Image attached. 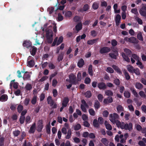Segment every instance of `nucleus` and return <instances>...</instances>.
<instances>
[{
	"mask_svg": "<svg viewBox=\"0 0 146 146\" xmlns=\"http://www.w3.org/2000/svg\"><path fill=\"white\" fill-rule=\"evenodd\" d=\"M117 124L118 127L122 129L125 130H128L129 131H131L133 130L132 123L130 122L128 123H125L124 122H119Z\"/></svg>",
	"mask_w": 146,
	"mask_h": 146,
	"instance_id": "obj_1",
	"label": "nucleus"
},
{
	"mask_svg": "<svg viewBox=\"0 0 146 146\" xmlns=\"http://www.w3.org/2000/svg\"><path fill=\"white\" fill-rule=\"evenodd\" d=\"M119 119L118 115L116 113H114L113 114H110V120L113 124L116 123L117 127L119 122H120L118 119Z\"/></svg>",
	"mask_w": 146,
	"mask_h": 146,
	"instance_id": "obj_2",
	"label": "nucleus"
},
{
	"mask_svg": "<svg viewBox=\"0 0 146 146\" xmlns=\"http://www.w3.org/2000/svg\"><path fill=\"white\" fill-rule=\"evenodd\" d=\"M53 32L52 30L48 29L46 31V38L47 42L48 44H50L52 42L53 40Z\"/></svg>",
	"mask_w": 146,
	"mask_h": 146,
	"instance_id": "obj_3",
	"label": "nucleus"
},
{
	"mask_svg": "<svg viewBox=\"0 0 146 146\" xmlns=\"http://www.w3.org/2000/svg\"><path fill=\"white\" fill-rule=\"evenodd\" d=\"M33 58L29 56L28 58L27 61V65L29 67H33L35 65V62L33 60Z\"/></svg>",
	"mask_w": 146,
	"mask_h": 146,
	"instance_id": "obj_4",
	"label": "nucleus"
},
{
	"mask_svg": "<svg viewBox=\"0 0 146 146\" xmlns=\"http://www.w3.org/2000/svg\"><path fill=\"white\" fill-rule=\"evenodd\" d=\"M142 6L139 12L141 16L145 17L146 16V4L142 3Z\"/></svg>",
	"mask_w": 146,
	"mask_h": 146,
	"instance_id": "obj_5",
	"label": "nucleus"
},
{
	"mask_svg": "<svg viewBox=\"0 0 146 146\" xmlns=\"http://www.w3.org/2000/svg\"><path fill=\"white\" fill-rule=\"evenodd\" d=\"M69 82L70 83H71L73 84L74 85H76L78 84V81H77L76 80V76L75 75L73 74L70 75L69 76Z\"/></svg>",
	"mask_w": 146,
	"mask_h": 146,
	"instance_id": "obj_6",
	"label": "nucleus"
},
{
	"mask_svg": "<svg viewBox=\"0 0 146 146\" xmlns=\"http://www.w3.org/2000/svg\"><path fill=\"white\" fill-rule=\"evenodd\" d=\"M111 51L110 48L105 46L101 48L100 50V52L101 54L107 53Z\"/></svg>",
	"mask_w": 146,
	"mask_h": 146,
	"instance_id": "obj_7",
	"label": "nucleus"
},
{
	"mask_svg": "<svg viewBox=\"0 0 146 146\" xmlns=\"http://www.w3.org/2000/svg\"><path fill=\"white\" fill-rule=\"evenodd\" d=\"M43 122L42 120H39L38 122L37 130L38 132H41L43 127Z\"/></svg>",
	"mask_w": 146,
	"mask_h": 146,
	"instance_id": "obj_8",
	"label": "nucleus"
},
{
	"mask_svg": "<svg viewBox=\"0 0 146 146\" xmlns=\"http://www.w3.org/2000/svg\"><path fill=\"white\" fill-rule=\"evenodd\" d=\"M97 86L98 88L100 90H105L107 88L105 83L102 82L99 83Z\"/></svg>",
	"mask_w": 146,
	"mask_h": 146,
	"instance_id": "obj_9",
	"label": "nucleus"
},
{
	"mask_svg": "<svg viewBox=\"0 0 146 146\" xmlns=\"http://www.w3.org/2000/svg\"><path fill=\"white\" fill-rule=\"evenodd\" d=\"M31 75L29 74V73L27 71L25 72L23 78L25 80H30Z\"/></svg>",
	"mask_w": 146,
	"mask_h": 146,
	"instance_id": "obj_10",
	"label": "nucleus"
},
{
	"mask_svg": "<svg viewBox=\"0 0 146 146\" xmlns=\"http://www.w3.org/2000/svg\"><path fill=\"white\" fill-rule=\"evenodd\" d=\"M118 55V51H115V52L110 53L109 54L110 57L115 59H116L117 58V57Z\"/></svg>",
	"mask_w": 146,
	"mask_h": 146,
	"instance_id": "obj_11",
	"label": "nucleus"
},
{
	"mask_svg": "<svg viewBox=\"0 0 146 146\" xmlns=\"http://www.w3.org/2000/svg\"><path fill=\"white\" fill-rule=\"evenodd\" d=\"M36 123H35L33 124L30 127L29 130V132L30 133H34L35 131Z\"/></svg>",
	"mask_w": 146,
	"mask_h": 146,
	"instance_id": "obj_12",
	"label": "nucleus"
},
{
	"mask_svg": "<svg viewBox=\"0 0 146 146\" xmlns=\"http://www.w3.org/2000/svg\"><path fill=\"white\" fill-rule=\"evenodd\" d=\"M112 67L116 72L120 75H122V73L120 69L117 66L113 65Z\"/></svg>",
	"mask_w": 146,
	"mask_h": 146,
	"instance_id": "obj_13",
	"label": "nucleus"
},
{
	"mask_svg": "<svg viewBox=\"0 0 146 146\" xmlns=\"http://www.w3.org/2000/svg\"><path fill=\"white\" fill-rule=\"evenodd\" d=\"M69 102V99L68 97H66L64 98L62 101V105L63 106L66 107Z\"/></svg>",
	"mask_w": 146,
	"mask_h": 146,
	"instance_id": "obj_14",
	"label": "nucleus"
},
{
	"mask_svg": "<svg viewBox=\"0 0 146 146\" xmlns=\"http://www.w3.org/2000/svg\"><path fill=\"white\" fill-rule=\"evenodd\" d=\"M121 19V16L119 14L117 15L115 19V24L117 26L119 25Z\"/></svg>",
	"mask_w": 146,
	"mask_h": 146,
	"instance_id": "obj_15",
	"label": "nucleus"
},
{
	"mask_svg": "<svg viewBox=\"0 0 146 146\" xmlns=\"http://www.w3.org/2000/svg\"><path fill=\"white\" fill-rule=\"evenodd\" d=\"M23 45V46L28 48L31 46V43L29 41L25 40L24 41Z\"/></svg>",
	"mask_w": 146,
	"mask_h": 146,
	"instance_id": "obj_16",
	"label": "nucleus"
},
{
	"mask_svg": "<svg viewBox=\"0 0 146 146\" xmlns=\"http://www.w3.org/2000/svg\"><path fill=\"white\" fill-rule=\"evenodd\" d=\"M129 42L130 43L137 44L139 42V40L135 37H131L129 38Z\"/></svg>",
	"mask_w": 146,
	"mask_h": 146,
	"instance_id": "obj_17",
	"label": "nucleus"
},
{
	"mask_svg": "<svg viewBox=\"0 0 146 146\" xmlns=\"http://www.w3.org/2000/svg\"><path fill=\"white\" fill-rule=\"evenodd\" d=\"M121 55L122 57L123 58L125 61L128 62H130V60L129 58L128 57V56L126 55L125 53L122 52L121 53Z\"/></svg>",
	"mask_w": 146,
	"mask_h": 146,
	"instance_id": "obj_18",
	"label": "nucleus"
},
{
	"mask_svg": "<svg viewBox=\"0 0 146 146\" xmlns=\"http://www.w3.org/2000/svg\"><path fill=\"white\" fill-rule=\"evenodd\" d=\"M98 39L99 38H97L96 39L88 40L87 41V44L89 45H92L94 44L97 43Z\"/></svg>",
	"mask_w": 146,
	"mask_h": 146,
	"instance_id": "obj_19",
	"label": "nucleus"
},
{
	"mask_svg": "<svg viewBox=\"0 0 146 146\" xmlns=\"http://www.w3.org/2000/svg\"><path fill=\"white\" fill-rule=\"evenodd\" d=\"M48 103L49 104L50 106H52L54 103V100L52 99V97L50 96H49L47 98Z\"/></svg>",
	"mask_w": 146,
	"mask_h": 146,
	"instance_id": "obj_20",
	"label": "nucleus"
},
{
	"mask_svg": "<svg viewBox=\"0 0 146 146\" xmlns=\"http://www.w3.org/2000/svg\"><path fill=\"white\" fill-rule=\"evenodd\" d=\"M84 64V60L81 58L78 61L77 65L80 68L82 67Z\"/></svg>",
	"mask_w": 146,
	"mask_h": 146,
	"instance_id": "obj_21",
	"label": "nucleus"
},
{
	"mask_svg": "<svg viewBox=\"0 0 146 146\" xmlns=\"http://www.w3.org/2000/svg\"><path fill=\"white\" fill-rule=\"evenodd\" d=\"M8 99V96L7 95L4 94L2 95L0 97V101L5 102Z\"/></svg>",
	"mask_w": 146,
	"mask_h": 146,
	"instance_id": "obj_22",
	"label": "nucleus"
},
{
	"mask_svg": "<svg viewBox=\"0 0 146 146\" xmlns=\"http://www.w3.org/2000/svg\"><path fill=\"white\" fill-rule=\"evenodd\" d=\"M92 67V64H90L88 66V69L89 74L91 76H93Z\"/></svg>",
	"mask_w": 146,
	"mask_h": 146,
	"instance_id": "obj_23",
	"label": "nucleus"
},
{
	"mask_svg": "<svg viewBox=\"0 0 146 146\" xmlns=\"http://www.w3.org/2000/svg\"><path fill=\"white\" fill-rule=\"evenodd\" d=\"M76 31H79L81 30L82 28V24L81 22L78 23L75 26Z\"/></svg>",
	"mask_w": 146,
	"mask_h": 146,
	"instance_id": "obj_24",
	"label": "nucleus"
},
{
	"mask_svg": "<svg viewBox=\"0 0 146 146\" xmlns=\"http://www.w3.org/2000/svg\"><path fill=\"white\" fill-rule=\"evenodd\" d=\"M104 123L106 128L107 129L109 130H111L112 129V128L111 125L108 123V122L107 121H105Z\"/></svg>",
	"mask_w": 146,
	"mask_h": 146,
	"instance_id": "obj_25",
	"label": "nucleus"
},
{
	"mask_svg": "<svg viewBox=\"0 0 146 146\" xmlns=\"http://www.w3.org/2000/svg\"><path fill=\"white\" fill-rule=\"evenodd\" d=\"M127 70L130 73H133V72L135 68L130 65H128L127 67Z\"/></svg>",
	"mask_w": 146,
	"mask_h": 146,
	"instance_id": "obj_26",
	"label": "nucleus"
},
{
	"mask_svg": "<svg viewBox=\"0 0 146 146\" xmlns=\"http://www.w3.org/2000/svg\"><path fill=\"white\" fill-rule=\"evenodd\" d=\"M64 53L63 52H62L58 56L57 58V60L58 62H60L62 61L64 58Z\"/></svg>",
	"mask_w": 146,
	"mask_h": 146,
	"instance_id": "obj_27",
	"label": "nucleus"
},
{
	"mask_svg": "<svg viewBox=\"0 0 146 146\" xmlns=\"http://www.w3.org/2000/svg\"><path fill=\"white\" fill-rule=\"evenodd\" d=\"M117 110L118 113L124 111L123 108L121 105H119L117 106Z\"/></svg>",
	"mask_w": 146,
	"mask_h": 146,
	"instance_id": "obj_28",
	"label": "nucleus"
},
{
	"mask_svg": "<svg viewBox=\"0 0 146 146\" xmlns=\"http://www.w3.org/2000/svg\"><path fill=\"white\" fill-rule=\"evenodd\" d=\"M131 12L132 13L136 15L135 16H137L139 15L137 8H134L132 9Z\"/></svg>",
	"mask_w": 146,
	"mask_h": 146,
	"instance_id": "obj_29",
	"label": "nucleus"
},
{
	"mask_svg": "<svg viewBox=\"0 0 146 146\" xmlns=\"http://www.w3.org/2000/svg\"><path fill=\"white\" fill-rule=\"evenodd\" d=\"M124 74L125 76V78L127 80H129L130 78V76L129 75V73L127 72L126 70L125 69L123 71Z\"/></svg>",
	"mask_w": 146,
	"mask_h": 146,
	"instance_id": "obj_30",
	"label": "nucleus"
},
{
	"mask_svg": "<svg viewBox=\"0 0 146 146\" xmlns=\"http://www.w3.org/2000/svg\"><path fill=\"white\" fill-rule=\"evenodd\" d=\"M102 143L105 146H107L108 144V141L106 138H102L101 140Z\"/></svg>",
	"mask_w": 146,
	"mask_h": 146,
	"instance_id": "obj_31",
	"label": "nucleus"
},
{
	"mask_svg": "<svg viewBox=\"0 0 146 146\" xmlns=\"http://www.w3.org/2000/svg\"><path fill=\"white\" fill-rule=\"evenodd\" d=\"M85 96L87 98H90L92 96V93L90 91H87L84 94Z\"/></svg>",
	"mask_w": 146,
	"mask_h": 146,
	"instance_id": "obj_32",
	"label": "nucleus"
},
{
	"mask_svg": "<svg viewBox=\"0 0 146 146\" xmlns=\"http://www.w3.org/2000/svg\"><path fill=\"white\" fill-rule=\"evenodd\" d=\"M72 15V13L71 11H66L64 14L65 16L67 18L70 17Z\"/></svg>",
	"mask_w": 146,
	"mask_h": 146,
	"instance_id": "obj_33",
	"label": "nucleus"
},
{
	"mask_svg": "<svg viewBox=\"0 0 146 146\" xmlns=\"http://www.w3.org/2000/svg\"><path fill=\"white\" fill-rule=\"evenodd\" d=\"M93 125L95 127L98 128L99 127L100 125L97 119H95L93 120Z\"/></svg>",
	"mask_w": 146,
	"mask_h": 146,
	"instance_id": "obj_34",
	"label": "nucleus"
},
{
	"mask_svg": "<svg viewBox=\"0 0 146 146\" xmlns=\"http://www.w3.org/2000/svg\"><path fill=\"white\" fill-rule=\"evenodd\" d=\"M135 87L137 89H140L143 88V85L139 82H136L135 84Z\"/></svg>",
	"mask_w": 146,
	"mask_h": 146,
	"instance_id": "obj_35",
	"label": "nucleus"
},
{
	"mask_svg": "<svg viewBox=\"0 0 146 146\" xmlns=\"http://www.w3.org/2000/svg\"><path fill=\"white\" fill-rule=\"evenodd\" d=\"M33 49L31 52V54L32 55L34 56L36 54L37 50V48L34 46L32 47Z\"/></svg>",
	"mask_w": 146,
	"mask_h": 146,
	"instance_id": "obj_36",
	"label": "nucleus"
},
{
	"mask_svg": "<svg viewBox=\"0 0 146 146\" xmlns=\"http://www.w3.org/2000/svg\"><path fill=\"white\" fill-rule=\"evenodd\" d=\"M94 107L95 109H98L100 107V104L98 100H96L94 104Z\"/></svg>",
	"mask_w": 146,
	"mask_h": 146,
	"instance_id": "obj_37",
	"label": "nucleus"
},
{
	"mask_svg": "<svg viewBox=\"0 0 146 146\" xmlns=\"http://www.w3.org/2000/svg\"><path fill=\"white\" fill-rule=\"evenodd\" d=\"M124 51L126 53V55L128 56L129 57L130 56V55L131 54V51L129 49L125 48L124 49Z\"/></svg>",
	"mask_w": 146,
	"mask_h": 146,
	"instance_id": "obj_38",
	"label": "nucleus"
},
{
	"mask_svg": "<svg viewBox=\"0 0 146 146\" xmlns=\"http://www.w3.org/2000/svg\"><path fill=\"white\" fill-rule=\"evenodd\" d=\"M72 134V131L70 129H68L67 133V135L65 137L66 139H70L71 137V135Z\"/></svg>",
	"mask_w": 146,
	"mask_h": 146,
	"instance_id": "obj_39",
	"label": "nucleus"
},
{
	"mask_svg": "<svg viewBox=\"0 0 146 146\" xmlns=\"http://www.w3.org/2000/svg\"><path fill=\"white\" fill-rule=\"evenodd\" d=\"M92 7L94 10L97 9L99 7V3L97 2H94L92 4Z\"/></svg>",
	"mask_w": 146,
	"mask_h": 146,
	"instance_id": "obj_40",
	"label": "nucleus"
},
{
	"mask_svg": "<svg viewBox=\"0 0 146 146\" xmlns=\"http://www.w3.org/2000/svg\"><path fill=\"white\" fill-rule=\"evenodd\" d=\"M135 20L137 21L139 24L142 25L143 22L142 20L139 18L138 16H135Z\"/></svg>",
	"mask_w": 146,
	"mask_h": 146,
	"instance_id": "obj_41",
	"label": "nucleus"
},
{
	"mask_svg": "<svg viewBox=\"0 0 146 146\" xmlns=\"http://www.w3.org/2000/svg\"><path fill=\"white\" fill-rule=\"evenodd\" d=\"M130 89L136 98H138L139 97L138 94L134 88H131Z\"/></svg>",
	"mask_w": 146,
	"mask_h": 146,
	"instance_id": "obj_42",
	"label": "nucleus"
},
{
	"mask_svg": "<svg viewBox=\"0 0 146 146\" xmlns=\"http://www.w3.org/2000/svg\"><path fill=\"white\" fill-rule=\"evenodd\" d=\"M37 96L36 95H34L33 98L31 101V103L33 104L34 105L36 103L37 101Z\"/></svg>",
	"mask_w": 146,
	"mask_h": 146,
	"instance_id": "obj_43",
	"label": "nucleus"
},
{
	"mask_svg": "<svg viewBox=\"0 0 146 146\" xmlns=\"http://www.w3.org/2000/svg\"><path fill=\"white\" fill-rule=\"evenodd\" d=\"M105 94L108 96H112L113 95L112 92L110 90H106L105 92Z\"/></svg>",
	"mask_w": 146,
	"mask_h": 146,
	"instance_id": "obj_44",
	"label": "nucleus"
},
{
	"mask_svg": "<svg viewBox=\"0 0 146 146\" xmlns=\"http://www.w3.org/2000/svg\"><path fill=\"white\" fill-rule=\"evenodd\" d=\"M46 132L48 134L50 133V124L47 125L46 127Z\"/></svg>",
	"mask_w": 146,
	"mask_h": 146,
	"instance_id": "obj_45",
	"label": "nucleus"
},
{
	"mask_svg": "<svg viewBox=\"0 0 146 146\" xmlns=\"http://www.w3.org/2000/svg\"><path fill=\"white\" fill-rule=\"evenodd\" d=\"M21 132L19 130H15L13 131V133L14 137H17L20 133Z\"/></svg>",
	"mask_w": 146,
	"mask_h": 146,
	"instance_id": "obj_46",
	"label": "nucleus"
},
{
	"mask_svg": "<svg viewBox=\"0 0 146 146\" xmlns=\"http://www.w3.org/2000/svg\"><path fill=\"white\" fill-rule=\"evenodd\" d=\"M63 39V38L62 36H60L56 44L57 46L58 45L62 42Z\"/></svg>",
	"mask_w": 146,
	"mask_h": 146,
	"instance_id": "obj_47",
	"label": "nucleus"
},
{
	"mask_svg": "<svg viewBox=\"0 0 146 146\" xmlns=\"http://www.w3.org/2000/svg\"><path fill=\"white\" fill-rule=\"evenodd\" d=\"M139 94L141 98H146V95L143 91H140L139 92Z\"/></svg>",
	"mask_w": 146,
	"mask_h": 146,
	"instance_id": "obj_48",
	"label": "nucleus"
},
{
	"mask_svg": "<svg viewBox=\"0 0 146 146\" xmlns=\"http://www.w3.org/2000/svg\"><path fill=\"white\" fill-rule=\"evenodd\" d=\"M17 111L19 113H21L23 109V106L21 105H19L17 108Z\"/></svg>",
	"mask_w": 146,
	"mask_h": 146,
	"instance_id": "obj_49",
	"label": "nucleus"
},
{
	"mask_svg": "<svg viewBox=\"0 0 146 146\" xmlns=\"http://www.w3.org/2000/svg\"><path fill=\"white\" fill-rule=\"evenodd\" d=\"M54 10V8L53 7H49L48 8L47 10L49 12V14L50 15L53 12Z\"/></svg>",
	"mask_w": 146,
	"mask_h": 146,
	"instance_id": "obj_50",
	"label": "nucleus"
},
{
	"mask_svg": "<svg viewBox=\"0 0 146 146\" xmlns=\"http://www.w3.org/2000/svg\"><path fill=\"white\" fill-rule=\"evenodd\" d=\"M25 88L27 90H30L32 88V85L30 84L27 83L25 86Z\"/></svg>",
	"mask_w": 146,
	"mask_h": 146,
	"instance_id": "obj_51",
	"label": "nucleus"
},
{
	"mask_svg": "<svg viewBox=\"0 0 146 146\" xmlns=\"http://www.w3.org/2000/svg\"><path fill=\"white\" fill-rule=\"evenodd\" d=\"M137 38L140 40L143 41V39L141 33H139L137 36Z\"/></svg>",
	"mask_w": 146,
	"mask_h": 146,
	"instance_id": "obj_52",
	"label": "nucleus"
},
{
	"mask_svg": "<svg viewBox=\"0 0 146 146\" xmlns=\"http://www.w3.org/2000/svg\"><path fill=\"white\" fill-rule=\"evenodd\" d=\"M89 112L90 114L93 116H94L95 115V112L94 110L92 108L90 109L89 110Z\"/></svg>",
	"mask_w": 146,
	"mask_h": 146,
	"instance_id": "obj_53",
	"label": "nucleus"
},
{
	"mask_svg": "<svg viewBox=\"0 0 146 146\" xmlns=\"http://www.w3.org/2000/svg\"><path fill=\"white\" fill-rule=\"evenodd\" d=\"M136 64L141 69H142L143 68V66L142 64V62L139 60H137V62L136 63Z\"/></svg>",
	"mask_w": 146,
	"mask_h": 146,
	"instance_id": "obj_54",
	"label": "nucleus"
},
{
	"mask_svg": "<svg viewBox=\"0 0 146 146\" xmlns=\"http://www.w3.org/2000/svg\"><path fill=\"white\" fill-rule=\"evenodd\" d=\"M77 79H76L77 81H78V82L80 81L81 79V74L80 72L78 73L77 75Z\"/></svg>",
	"mask_w": 146,
	"mask_h": 146,
	"instance_id": "obj_55",
	"label": "nucleus"
},
{
	"mask_svg": "<svg viewBox=\"0 0 146 146\" xmlns=\"http://www.w3.org/2000/svg\"><path fill=\"white\" fill-rule=\"evenodd\" d=\"M130 93L128 91H125L124 93V96L126 98H129L130 96Z\"/></svg>",
	"mask_w": 146,
	"mask_h": 146,
	"instance_id": "obj_56",
	"label": "nucleus"
},
{
	"mask_svg": "<svg viewBox=\"0 0 146 146\" xmlns=\"http://www.w3.org/2000/svg\"><path fill=\"white\" fill-rule=\"evenodd\" d=\"M5 138L3 137H1L0 138V146H3L4 145Z\"/></svg>",
	"mask_w": 146,
	"mask_h": 146,
	"instance_id": "obj_57",
	"label": "nucleus"
},
{
	"mask_svg": "<svg viewBox=\"0 0 146 146\" xmlns=\"http://www.w3.org/2000/svg\"><path fill=\"white\" fill-rule=\"evenodd\" d=\"M106 71L110 73H113L114 72L113 69L110 67H108L106 69Z\"/></svg>",
	"mask_w": 146,
	"mask_h": 146,
	"instance_id": "obj_58",
	"label": "nucleus"
},
{
	"mask_svg": "<svg viewBox=\"0 0 146 146\" xmlns=\"http://www.w3.org/2000/svg\"><path fill=\"white\" fill-rule=\"evenodd\" d=\"M133 73H135L137 75H139L140 74L139 70L138 68L135 69Z\"/></svg>",
	"mask_w": 146,
	"mask_h": 146,
	"instance_id": "obj_59",
	"label": "nucleus"
},
{
	"mask_svg": "<svg viewBox=\"0 0 146 146\" xmlns=\"http://www.w3.org/2000/svg\"><path fill=\"white\" fill-rule=\"evenodd\" d=\"M25 120V116H21L19 119V121L21 124H23L24 123Z\"/></svg>",
	"mask_w": 146,
	"mask_h": 146,
	"instance_id": "obj_60",
	"label": "nucleus"
},
{
	"mask_svg": "<svg viewBox=\"0 0 146 146\" xmlns=\"http://www.w3.org/2000/svg\"><path fill=\"white\" fill-rule=\"evenodd\" d=\"M117 44V41L115 39H113L111 41V44L113 46H115Z\"/></svg>",
	"mask_w": 146,
	"mask_h": 146,
	"instance_id": "obj_61",
	"label": "nucleus"
},
{
	"mask_svg": "<svg viewBox=\"0 0 146 146\" xmlns=\"http://www.w3.org/2000/svg\"><path fill=\"white\" fill-rule=\"evenodd\" d=\"M91 80L90 78L86 77L84 80V82L86 84H89L90 83Z\"/></svg>",
	"mask_w": 146,
	"mask_h": 146,
	"instance_id": "obj_62",
	"label": "nucleus"
},
{
	"mask_svg": "<svg viewBox=\"0 0 146 146\" xmlns=\"http://www.w3.org/2000/svg\"><path fill=\"white\" fill-rule=\"evenodd\" d=\"M80 107L82 111L83 112L85 113H86L87 112V110L86 109V108L85 106H84L83 104H81L80 105Z\"/></svg>",
	"mask_w": 146,
	"mask_h": 146,
	"instance_id": "obj_63",
	"label": "nucleus"
},
{
	"mask_svg": "<svg viewBox=\"0 0 146 146\" xmlns=\"http://www.w3.org/2000/svg\"><path fill=\"white\" fill-rule=\"evenodd\" d=\"M103 98V95L101 94H99L98 96V98L100 102H102V101Z\"/></svg>",
	"mask_w": 146,
	"mask_h": 146,
	"instance_id": "obj_64",
	"label": "nucleus"
}]
</instances>
